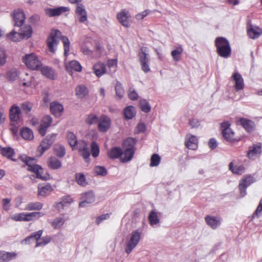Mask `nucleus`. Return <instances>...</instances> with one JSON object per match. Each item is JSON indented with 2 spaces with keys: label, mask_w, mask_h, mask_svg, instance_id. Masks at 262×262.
Masks as SVG:
<instances>
[{
  "label": "nucleus",
  "mask_w": 262,
  "mask_h": 262,
  "mask_svg": "<svg viewBox=\"0 0 262 262\" xmlns=\"http://www.w3.org/2000/svg\"><path fill=\"white\" fill-rule=\"evenodd\" d=\"M61 39L64 45V55L67 57L70 49V42L69 38L65 36L61 35V32L58 30L52 29L47 39V44L50 52L55 53V47L59 43V40Z\"/></svg>",
  "instance_id": "1"
},
{
  "label": "nucleus",
  "mask_w": 262,
  "mask_h": 262,
  "mask_svg": "<svg viewBox=\"0 0 262 262\" xmlns=\"http://www.w3.org/2000/svg\"><path fill=\"white\" fill-rule=\"evenodd\" d=\"M18 159L28 166V170L34 172L37 179L42 181H47L50 179L49 173H46L45 175H42L43 169L40 165L36 164L37 160L35 158H31L25 155H21L19 156Z\"/></svg>",
  "instance_id": "2"
},
{
  "label": "nucleus",
  "mask_w": 262,
  "mask_h": 262,
  "mask_svg": "<svg viewBox=\"0 0 262 262\" xmlns=\"http://www.w3.org/2000/svg\"><path fill=\"white\" fill-rule=\"evenodd\" d=\"M137 142V139L132 137H128L123 141L122 147L124 157L121 158L122 163H127L133 159L136 149Z\"/></svg>",
  "instance_id": "3"
},
{
  "label": "nucleus",
  "mask_w": 262,
  "mask_h": 262,
  "mask_svg": "<svg viewBox=\"0 0 262 262\" xmlns=\"http://www.w3.org/2000/svg\"><path fill=\"white\" fill-rule=\"evenodd\" d=\"M216 52L219 56L228 58L231 53V48L229 41L223 37H218L215 40Z\"/></svg>",
  "instance_id": "4"
},
{
  "label": "nucleus",
  "mask_w": 262,
  "mask_h": 262,
  "mask_svg": "<svg viewBox=\"0 0 262 262\" xmlns=\"http://www.w3.org/2000/svg\"><path fill=\"white\" fill-rule=\"evenodd\" d=\"M142 234V230L138 229L134 230L130 234V237L126 242L125 252L129 254L139 243Z\"/></svg>",
  "instance_id": "5"
},
{
  "label": "nucleus",
  "mask_w": 262,
  "mask_h": 262,
  "mask_svg": "<svg viewBox=\"0 0 262 262\" xmlns=\"http://www.w3.org/2000/svg\"><path fill=\"white\" fill-rule=\"evenodd\" d=\"M23 61L29 69L32 70H38L42 66L41 61L34 53L26 54L23 57Z\"/></svg>",
  "instance_id": "6"
},
{
  "label": "nucleus",
  "mask_w": 262,
  "mask_h": 262,
  "mask_svg": "<svg viewBox=\"0 0 262 262\" xmlns=\"http://www.w3.org/2000/svg\"><path fill=\"white\" fill-rule=\"evenodd\" d=\"M138 56L142 71L145 73L149 72L150 70L149 66L150 58L148 53V48L145 47H141Z\"/></svg>",
  "instance_id": "7"
},
{
  "label": "nucleus",
  "mask_w": 262,
  "mask_h": 262,
  "mask_svg": "<svg viewBox=\"0 0 262 262\" xmlns=\"http://www.w3.org/2000/svg\"><path fill=\"white\" fill-rule=\"evenodd\" d=\"M255 182V178L254 176L251 174H247L243 178L238 185V189L242 197H244L246 195L247 187Z\"/></svg>",
  "instance_id": "8"
},
{
  "label": "nucleus",
  "mask_w": 262,
  "mask_h": 262,
  "mask_svg": "<svg viewBox=\"0 0 262 262\" xmlns=\"http://www.w3.org/2000/svg\"><path fill=\"white\" fill-rule=\"evenodd\" d=\"M32 34V27L31 26H28L26 27L24 30L21 32V33H17L14 30H12L7 35V36L11 40L14 41H18V39L15 37V35L18 34V36H21L23 37H26L28 39L31 36Z\"/></svg>",
  "instance_id": "9"
},
{
  "label": "nucleus",
  "mask_w": 262,
  "mask_h": 262,
  "mask_svg": "<svg viewBox=\"0 0 262 262\" xmlns=\"http://www.w3.org/2000/svg\"><path fill=\"white\" fill-rule=\"evenodd\" d=\"M57 134L55 133L48 135L40 143V147H41L40 155H42L44 152L49 149L52 144L55 141Z\"/></svg>",
  "instance_id": "10"
},
{
  "label": "nucleus",
  "mask_w": 262,
  "mask_h": 262,
  "mask_svg": "<svg viewBox=\"0 0 262 262\" xmlns=\"http://www.w3.org/2000/svg\"><path fill=\"white\" fill-rule=\"evenodd\" d=\"M80 200L81 201L79 203V207H85L88 204H92L95 201V196L92 191H89L81 194Z\"/></svg>",
  "instance_id": "11"
},
{
  "label": "nucleus",
  "mask_w": 262,
  "mask_h": 262,
  "mask_svg": "<svg viewBox=\"0 0 262 262\" xmlns=\"http://www.w3.org/2000/svg\"><path fill=\"white\" fill-rule=\"evenodd\" d=\"M14 26L20 27L25 23L26 19L25 14L21 9L15 10L13 13Z\"/></svg>",
  "instance_id": "12"
},
{
  "label": "nucleus",
  "mask_w": 262,
  "mask_h": 262,
  "mask_svg": "<svg viewBox=\"0 0 262 262\" xmlns=\"http://www.w3.org/2000/svg\"><path fill=\"white\" fill-rule=\"evenodd\" d=\"M52 123V119L49 115L45 116L38 128V132L42 136H44L47 132V129Z\"/></svg>",
  "instance_id": "13"
},
{
  "label": "nucleus",
  "mask_w": 262,
  "mask_h": 262,
  "mask_svg": "<svg viewBox=\"0 0 262 262\" xmlns=\"http://www.w3.org/2000/svg\"><path fill=\"white\" fill-rule=\"evenodd\" d=\"M80 155L85 160L89 159L90 156V152L87 142L84 140L79 141L78 146L76 147Z\"/></svg>",
  "instance_id": "14"
},
{
  "label": "nucleus",
  "mask_w": 262,
  "mask_h": 262,
  "mask_svg": "<svg viewBox=\"0 0 262 262\" xmlns=\"http://www.w3.org/2000/svg\"><path fill=\"white\" fill-rule=\"evenodd\" d=\"M111 127V120L105 115H102L99 118L98 128L100 132H105Z\"/></svg>",
  "instance_id": "15"
},
{
  "label": "nucleus",
  "mask_w": 262,
  "mask_h": 262,
  "mask_svg": "<svg viewBox=\"0 0 262 262\" xmlns=\"http://www.w3.org/2000/svg\"><path fill=\"white\" fill-rule=\"evenodd\" d=\"M75 13L77 16L78 21L83 23L88 19L87 12L82 4H78L76 5Z\"/></svg>",
  "instance_id": "16"
},
{
  "label": "nucleus",
  "mask_w": 262,
  "mask_h": 262,
  "mask_svg": "<svg viewBox=\"0 0 262 262\" xmlns=\"http://www.w3.org/2000/svg\"><path fill=\"white\" fill-rule=\"evenodd\" d=\"M69 10V8L66 7H59L55 8H46L45 10L46 14L50 17L59 16L62 12Z\"/></svg>",
  "instance_id": "17"
},
{
  "label": "nucleus",
  "mask_w": 262,
  "mask_h": 262,
  "mask_svg": "<svg viewBox=\"0 0 262 262\" xmlns=\"http://www.w3.org/2000/svg\"><path fill=\"white\" fill-rule=\"evenodd\" d=\"M232 78L235 82L234 89L236 91L238 92L243 90L244 82L241 75L238 72H235L232 75Z\"/></svg>",
  "instance_id": "18"
},
{
  "label": "nucleus",
  "mask_w": 262,
  "mask_h": 262,
  "mask_svg": "<svg viewBox=\"0 0 262 262\" xmlns=\"http://www.w3.org/2000/svg\"><path fill=\"white\" fill-rule=\"evenodd\" d=\"M239 122L248 133H251L255 130V124L251 120L241 118L239 119Z\"/></svg>",
  "instance_id": "19"
},
{
  "label": "nucleus",
  "mask_w": 262,
  "mask_h": 262,
  "mask_svg": "<svg viewBox=\"0 0 262 262\" xmlns=\"http://www.w3.org/2000/svg\"><path fill=\"white\" fill-rule=\"evenodd\" d=\"M198 140L194 135L187 136L185 145L189 149L195 150L198 147Z\"/></svg>",
  "instance_id": "20"
},
{
  "label": "nucleus",
  "mask_w": 262,
  "mask_h": 262,
  "mask_svg": "<svg viewBox=\"0 0 262 262\" xmlns=\"http://www.w3.org/2000/svg\"><path fill=\"white\" fill-rule=\"evenodd\" d=\"M261 153V146L253 144L252 146L249 147V149L247 151V157L250 159H254L256 157L259 156Z\"/></svg>",
  "instance_id": "21"
},
{
  "label": "nucleus",
  "mask_w": 262,
  "mask_h": 262,
  "mask_svg": "<svg viewBox=\"0 0 262 262\" xmlns=\"http://www.w3.org/2000/svg\"><path fill=\"white\" fill-rule=\"evenodd\" d=\"M205 220L207 225L212 229H216L221 224L220 218L209 215L205 216Z\"/></svg>",
  "instance_id": "22"
},
{
  "label": "nucleus",
  "mask_w": 262,
  "mask_h": 262,
  "mask_svg": "<svg viewBox=\"0 0 262 262\" xmlns=\"http://www.w3.org/2000/svg\"><path fill=\"white\" fill-rule=\"evenodd\" d=\"M21 110L16 104H13L9 110V117L11 121L16 122L20 118Z\"/></svg>",
  "instance_id": "23"
},
{
  "label": "nucleus",
  "mask_w": 262,
  "mask_h": 262,
  "mask_svg": "<svg viewBox=\"0 0 262 262\" xmlns=\"http://www.w3.org/2000/svg\"><path fill=\"white\" fill-rule=\"evenodd\" d=\"M124 151L120 147H114L111 149L108 152V157L111 159H116L120 158L121 161V158L124 157Z\"/></svg>",
  "instance_id": "24"
},
{
  "label": "nucleus",
  "mask_w": 262,
  "mask_h": 262,
  "mask_svg": "<svg viewBox=\"0 0 262 262\" xmlns=\"http://www.w3.org/2000/svg\"><path fill=\"white\" fill-rule=\"evenodd\" d=\"M17 254L14 252L0 251V262H9L16 258Z\"/></svg>",
  "instance_id": "25"
},
{
  "label": "nucleus",
  "mask_w": 262,
  "mask_h": 262,
  "mask_svg": "<svg viewBox=\"0 0 262 262\" xmlns=\"http://www.w3.org/2000/svg\"><path fill=\"white\" fill-rule=\"evenodd\" d=\"M50 110L55 116L59 117L63 111V106L58 102H53L50 104Z\"/></svg>",
  "instance_id": "26"
},
{
  "label": "nucleus",
  "mask_w": 262,
  "mask_h": 262,
  "mask_svg": "<svg viewBox=\"0 0 262 262\" xmlns=\"http://www.w3.org/2000/svg\"><path fill=\"white\" fill-rule=\"evenodd\" d=\"M76 95L79 99L85 98L89 94V90L86 86L79 84L75 88Z\"/></svg>",
  "instance_id": "27"
},
{
  "label": "nucleus",
  "mask_w": 262,
  "mask_h": 262,
  "mask_svg": "<svg viewBox=\"0 0 262 262\" xmlns=\"http://www.w3.org/2000/svg\"><path fill=\"white\" fill-rule=\"evenodd\" d=\"M1 154L7 158L13 161H16V160L13 158V156L15 155V152L12 147H3L0 146Z\"/></svg>",
  "instance_id": "28"
},
{
  "label": "nucleus",
  "mask_w": 262,
  "mask_h": 262,
  "mask_svg": "<svg viewBox=\"0 0 262 262\" xmlns=\"http://www.w3.org/2000/svg\"><path fill=\"white\" fill-rule=\"evenodd\" d=\"M93 70L95 74L98 77L106 72L105 65L101 62H98L93 66Z\"/></svg>",
  "instance_id": "29"
},
{
  "label": "nucleus",
  "mask_w": 262,
  "mask_h": 262,
  "mask_svg": "<svg viewBox=\"0 0 262 262\" xmlns=\"http://www.w3.org/2000/svg\"><path fill=\"white\" fill-rule=\"evenodd\" d=\"M38 194L43 196L49 195L53 190V188L50 183H47L45 185H38Z\"/></svg>",
  "instance_id": "30"
},
{
  "label": "nucleus",
  "mask_w": 262,
  "mask_h": 262,
  "mask_svg": "<svg viewBox=\"0 0 262 262\" xmlns=\"http://www.w3.org/2000/svg\"><path fill=\"white\" fill-rule=\"evenodd\" d=\"M67 138L69 144L74 149L78 146L79 141H78L76 135L72 132H68L67 134Z\"/></svg>",
  "instance_id": "31"
},
{
  "label": "nucleus",
  "mask_w": 262,
  "mask_h": 262,
  "mask_svg": "<svg viewBox=\"0 0 262 262\" xmlns=\"http://www.w3.org/2000/svg\"><path fill=\"white\" fill-rule=\"evenodd\" d=\"M129 15L128 13L125 11H122L117 15V19L119 23L125 27H129L128 18Z\"/></svg>",
  "instance_id": "32"
},
{
  "label": "nucleus",
  "mask_w": 262,
  "mask_h": 262,
  "mask_svg": "<svg viewBox=\"0 0 262 262\" xmlns=\"http://www.w3.org/2000/svg\"><path fill=\"white\" fill-rule=\"evenodd\" d=\"M48 165L52 169H58L61 166V162L55 157H51L48 161Z\"/></svg>",
  "instance_id": "33"
},
{
  "label": "nucleus",
  "mask_w": 262,
  "mask_h": 262,
  "mask_svg": "<svg viewBox=\"0 0 262 262\" xmlns=\"http://www.w3.org/2000/svg\"><path fill=\"white\" fill-rule=\"evenodd\" d=\"M123 113L124 117L126 120L132 119L136 115L135 108L132 105L125 107Z\"/></svg>",
  "instance_id": "34"
},
{
  "label": "nucleus",
  "mask_w": 262,
  "mask_h": 262,
  "mask_svg": "<svg viewBox=\"0 0 262 262\" xmlns=\"http://www.w3.org/2000/svg\"><path fill=\"white\" fill-rule=\"evenodd\" d=\"M229 169L234 174L241 175L245 171V168L243 165L235 166H233V162H231L229 165Z\"/></svg>",
  "instance_id": "35"
},
{
  "label": "nucleus",
  "mask_w": 262,
  "mask_h": 262,
  "mask_svg": "<svg viewBox=\"0 0 262 262\" xmlns=\"http://www.w3.org/2000/svg\"><path fill=\"white\" fill-rule=\"evenodd\" d=\"M41 72L43 75L49 79L52 80L55 79L54 71L51 68L47 66L43 67L41 68Z\"/></svg>",
  "instance_id": "36"
},
{
  "label": "nucleus",
  "mask_w": 262,
  "mask_h": 262,
  "mask_svg": "<svg viewBox=\"0 0 262 262\" xmlns=\"http://www.w3.org/2000/svg\"><path fill=\"white\" fill-rule=\"evenodd\" d=\"M20 135L25 140H31L34 138L32 130L29 127H23L20 131Z\"/></svg>",
  "instance_id": "37"
},
{
  "label": "nucleus",
  "mask_w": 262,
  "mask_h": 262,
  "mask_svg": "<svg viewBox=\"0 0 262 262\" xmlns=\"http://www.w3.org/2000/svg\"><path fill=\"white\" fill-rule=\"evenodd\" d=\"M247 33L250 38L252 39L257 38L261 34V30L257 28L255 29L252 25H250L249 28L247 30Z\"/></svg>",
  "instance_id": "38"
},
{
  "label": "nucleus",
  "mask_w": 262,
  "mask_h": 262,
  "mask_svg": "<svg viewBox=\"0 0 262 262\" xmlns=\"http://www.w3.org/2000/svg\"><path fill=\"white\" fill-rule=\"evenodd\" d=\"M53 149L55 154L58 158H63L66 155V149L62 145L56 144L55 145Z\"/></svg>",
  "instance_id": "39"
},
{
  "label": "nucleus",
  "mask_w": 262,
  "mask_h": 262,
  "mask_svg": "<svg viewBox=\"0 0 262 262\" xmlns=\"http://www.w3.org/2000/svg\"><path fill=\"white\" fill-rule=\"evenodd\" d=\"M148 219L149 222V224L151 226H153L158 224L160 222V220L158 216L157 213L154 210H152L148 216Z\"/></svg>",
  "instance_id": "40"
},
{
  "label": "nucleus",
  "mask_w": 262,
  "mask_h": 262,
  "mask_svg": "<svg viewBox=\"0 0 262 262\" xmlns=\"http://www.w3.org/2000/svg\"><path fill=\"white\" fill-rule=\"evenodd\" d=\"M43 204L40 202H31L28 204L26 207L27 210H40L42 209Z\"/></svg>",
  "instance_id": "41"
},
{
  "label": "nucleus",
  "mask_w": 262,
  "mask_h": 262,
  "mask_svg": "<svg viewBox=\"0 0 262 262\" xmlns=\"http://www.w3.org/2000/svg\"><path fill=\"white\" fill-rule=\"evenodd\" d=\"M75 179L76 182L81 186H85L88 184L85 176L82 173H77L75 174Z\"/></svg>",
  "instance_id": "42"
},
{
  "label": "nucleus",
  "mask_w": 262,
  "mask_h": 262,
  "mask_svg": "<svg viewBox=\"0 0 262 262\" xmlns=\"http://www.w3.org/2000/svg\"><path fill=\"white\" fill-rule=\"evenodd\" d=\"M139 106L142 110L144 113H149L151 110V106L149 103L145 99H141L139 102Z\"/></svg>",
  "instance_id": "43"
},
{
  "label": "nucleus",
  "mask_w": 262,
  "mask_h": 262,
  "mask_svg": "<svg viewBox=\"0 0 262 262\" xmlns=\"http://www.w3.org/2000/svg\"><path fill=\"white\" fill-rule=\"evenodd\" d=\"M43 231L42 230H39L36 232L32 233L29 236L27 237L24 241L26 243H28L30 240L32 239H35L36 241L38 242V240L40 238L42 234Z\"/></svg>",
  "instance_id": "44"
},
{
  "label": "nucleus",
  "mask_w": 262,
  "mask_h": 262,
  "mask_svg": "<svg viewBox=\"0 0 262 262\" xmlns=\"http://www.w3.org/2000/svg\"><path fill=\"white\" fill-rule=\"evenodd\" d=\"M72 70L76 72H80L82 70V66L80 63L77 60H72L69 62L68 67Z\"/></svg>",
  "instance_id": "45"
},
{
  "label": "nucleus",
  "mask_w": 262,
  "mask_h": 262,
  "mask_svg": "<svg viewBox=\"0 0 262 262\" xmlns=\"http://www.w3.org/2000/svg\"><path fill=\"white\" fill-rule=\"evenodd\" d=\"M91 150L92 156L94 158L98 157L100 152L99 147L95 141H93L91 144Z\"/></svg>",
  "instance_id": "46"
},
{
  "label": "nucleus",
  "mask_w": 262,
  "mask_h": 262,
  "mask_svg": "<svg viewBox=\"0 0 262 262\" xmlns=\"http://www.w3.org/2000/svg\"><path fill=\"white\" fill-rule=\"evenodd\" d=\"M99 118L96 115L93 114H90L88 115L87 118L85 120L86 124L89 125L96 124L99 122Z\"/></svg>",
  "instance_id": "47"
},
{
  "label": "nucleus",
  "mask_w": 262,
  "mask_h": 262,
  "mask_svg": "<svg viewBox=\"0 0 262 262\" xmlns=\"http://www.w3.org/2000/svg\"><path fill=\"white\" fill-rule=\"evenodd\" d=\"M116 95L119 99L123 97L124 91L122 84L119 81H117L115 85Z\"/></svg>",
  "instance_id": "48"
},
{
  "label": "nucleus",
  "mask_w": 262,
  "mask_h": 262,
  "mask_svg": "<svg viewBox=\"0 0 262 262\" xmlns=\"http://www.w3.org/2000/svg\"><path fill=\"white\" fill-rule=\"evenodd\" d=\"M64 222L65 220L63 218L59 217L55 219L51 225L54 229H59L63 226Z\"/></svg>",
  "instance_id": "49"
},
{
  "label": "nucleus",
  "mask_w": 262,
  "mask_h": 262,
  "mask_svg": "<svg viewBox=\"0 0 262 262\" xmlns=\"http://www.w3.org/2000/svg\"><path fill=\"white\" fill-rule=\"evenodd\" d=\"M18 77V72L15 69H11L7 73V78L9 81H14Z\"/></svg>",
  "instance_id": "50"
},
{
  "label": "nucleus",
  "mask_w": 262,
  "mask_h": 262,
  "mask_svg": "<svg viewBox=\"0 0 262 262\" xmlns=\"http://www.w3.org/2000/svg\"><path fill=\"white\" fill-rule=\"evenodd\" d=\"M27 213H20L15 214L12 219L15 221H30V219L27 217Z\"/></svg>",
  "instance_id": "51"
},
{
  "label": "nucleus",
  "mask_w": 262,
  "mask_h": 262,
  "mask_svg": "<svg viewBox=\"0 0 262 262\" xmlns=\"http://www.w3.org/2000/svg\"><path fill=\"white\" fill-rule=\"evenodd\" d=\"M161 161V157L157 154H153L150 158V166L155 167L159 165Z\"/></svg>",
  "instance_id": "52"
},
{
  "label": "nucleus",
  "mask_w": 262,
  "mask_h": 262,
  "mask_svg": "<svg viewBox=\"0 0 262 262\" xmlns=\"http://www.w3.org/2000/svg\"><path fill=\"white\" fill-rule=\"evenodd\" d=\"M222 132V136L225 140L228 142H232L234 141V133L233 130L231 129L225 132Z\"/></svg>",
  "instance_id": "53"
},
{
  "label": "nucleus",
  "mask_w": 262,
  "mask_h": 262,
  "mask_svg": "<svg viewBox=\"0 0 262 262\" xmlns=\"http://www.w3.org/2000/svg\"><path fill=\"white\" fill-rule=\"evenodd\" d=\"M94 172L98 176H105L107 174V169L102 166H96L94 168Z\"/></svg>",
  "instance_id": "54"
},
{
  "label": "nucleus",
  "mask_w": 262,
  "mask_h": 262,
  "mask_svg": "<svg viewBox=\"0 0 262 262\" xmlns=\"http://www.w3.org/2000/svg\"><path fill=\"white\" fill-rule=\"evenodd\" d=\"M183 52V49L181 47L178 48L176 50L171 51V55L176 61H178L180 59V55Z\"/></svg>",
  "instance_id": "55"
},
{
  "label": "nucleus",
  "mask_w": 262,
  "mask_h": 262,
  "mask_svg": "<svg viewBox=\"0 0 262 262\" xmlns=\"http://www.w3.org/2000/svg\"><path fill=\"white\" fill-rule=\"evenodd\" d=\"M51 239V237L49 236H46L40 238V241L36 243V247L46 245L50 242Z\"/></svg>",
  "instance_id": "56"
},
{
  "label": "nucleus",
  "mask_w": 262,
  "mask_h": 262,
  "mask_svg": "<svg viewBox=\"0 0 262 262\" xmlns=\"http://www.w3.org/2000/svg\"><path fill=\"white\" fill-rule=\"evenodd\" d=\"M44 214L41 212H33L30 213H27V217L30 219V221L33 219H38L41 216H42Z\"/></svg>",
  "instance_id": "57"
},
{
  "label": "nucleus",
  "mask_w": 262,
  "mask_h": 262,
  "mask_svg": "<svg viewBox=\"0 0 262 262\" xmlns=\"http://www.w3.org/2000/svg\"><path fill=\"white\" fill-rule=\"evenodd\" d=\"M32 106V104L30 102H25L21 104L23 111L27 114L31 112Z\"/></svg>",
  "instance_id": "58"
},
{
  "label": "nucleus",
  "mask_w": 262,
  "mask_h": 262,
  "mask_svg": "<svg viewBox=\"0 0 262 262\" xmlns=\"http://www.w3.org/2000/svg\"><path fill=\"white\" fill-rule=\"evenodd\" d=\"M189 124L191 128H197L200 126L201 122L199 120L196 118L189 119Z\"/></svg>",
  "instance_id": "59"
},
{
  "label": "nucleus",
  "mask_w": 262,
  "mask_h": 262,
  "mask_svg": "<svg viewBox=\"0 0 262 262\" xmlns=\"http://www.w3.org/2000/svg\"><path fill=\"white\" fill-rule=\"evenodd\" d=\"M6 62V52L2 48H0V66H3Z\"/></svg>",
  "instance_id": "60"
},
{
  "label": "nucleus",
  "mask_w": 262,
  "mask_h": 262,
  "mask_svg": "<svg viewBox=\"0 0 262 262\" xmlns=\"http://www.w3.org/2000/svg\"><path fill=\"white\" fill-rule=\"evenodd\" d=\"M262 212V198L260 200V202L259 203V204L258 206L257 207L256 209L253 213L252 215V218L256 217H258L259 216L260 213Z\"/></svg>",
  "instance_id": "61"
},
{
  "label": "nucleus",
  "mask_w": 262,
  "mask_h": 262,
  "mask_svg": "<svg viewBox=\"0 0 262 262\" xmlns=\"http://www.w3.org/2000/svg\"><path fill=\"white\" fill-rule=\"evenodd\" d=\"M128 97L132 100H136L138 99V95L135 90L130 89L128 92Z\"/></svg>",
  "instance_id": "62"
},
{
  "label": "nucleus",
  "mask_w": 262,
  "mask_h": 262,
  "mask_svg": "<svg viewBox=\"0 0 262 262\" xmlns=\"http://www.w3.org/2000/svg\"><path fill=\"white\" fill-rule=\"evenodd\" d=\"M230 125L231 124L229 121H224L222 122L221 124V127L222 129V132H224L225 133H226V132L228 130L229 131V129H231V128H230Z\"/></svg>",
  "instance_id": "63"
},
{
  "label": "nucleus",
  "mask_w": 262,
  "mask_h": 262,
  "mask_svg": "<svg viewBox=\"0 0 262 262\" xmlns=\"http://www.w3.org/2000/svg\"><path fill=\"white\" fill-rule=\"evenodd\" d=\"M3 201V209L5 210L6 211L10 209V202L11 199H3L2 200Z\"/></svg>",
  "instance_id": "64"
}]
</instances>
